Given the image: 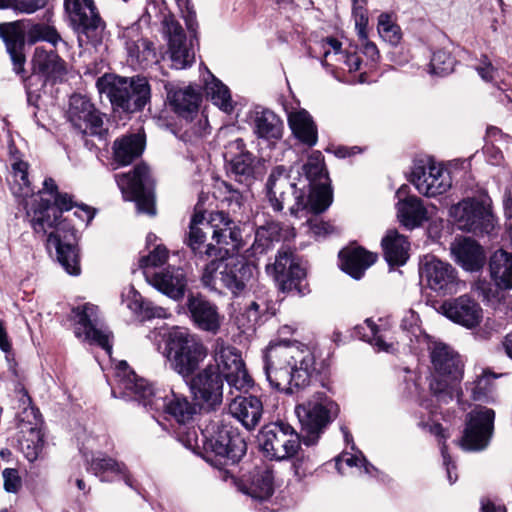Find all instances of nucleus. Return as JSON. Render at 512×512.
Returning <instances> with one entry per match:
<instances>
[{"mask_svg":"<svg viewBox=\"0 0 512 512\" xmlns=\"http://www.w3.org/2000/svg\"><path fill=\"white\" fill-rule=\"evenodd\" d=\"M51 199L35 200L27 214L30 224L38 235L46 236L48 249L56 250L58 262L64 270L77 276L80 274L77 230L68 218H62L64 211L76 206L72 196L58 192Z\"/></svg>","mask_w":512,"mask_h":512,"instance_id":"nucleus-1","label":"nucleus"},{"mask_svg":"<svg viewBox=\"0 0 512 512\" xmlns=\"http://www.w3.org/2000/svg\"><path fill=\"white\" fill-rule=\"evenodd\" d=\"M315 357L304 344L288 340L271 342L264 353V372L270 386L292 394L310 384Z\"/></svg>","mask_w":512,"mask_h":512,"instance_id":"nucleus-2","label":"nucleus"},{"mask_svg":"<svg viewBox=\"0 0 512 512\" xmlns=\"http://www.w3.org/2000/svg\"><path fill=\"white\" fill-rule=\"evenodd\" d=\"M117 387L123 398L137 401L149 411H163L178 423L189 422L195 414V406L186 397L173 390L154 389L145 379L138 377L125 361L116 366Z\"/></svg>","mask_w":512,"mask_h":512,"instance_id":"nucleus-3","label":"nucleus"},{"mask_svg":"<svg viewBox=\"0 0 512 512\" xmlns=\"http://www.w3.org/2000/svg\"><path fill=\"white\" fill-rule=\"evenodd\" d=\"M179 440L193 451L203 449L206 461L220 470L239 462L247 449L239 431L225 424L212 425L200 434L194 427L186 428L179 431Z\"/></svg>","mask_w":512,"mask_h":512,"instance_id":"nucleus-4","label":"nucleus"},{"mask_svg":"<svg viewBox=\"0 0 512 512\" xmlns=\"http://www.w3.org/2000/svg\"><path fill=\"white\" fill-rule=\"evenodd\" d=\"M162 32L168 41L167 56L158 59L152 43L139 39L126 42L127 61L131 64H159L161 60H170L176 64H193L197 61L194 51L187 47L186 35L181 24L173 15H166L163 18Z\"/></svg>","mask_w":512,"mask_h":512,"instance_id":"nucleus-5","label":"nucleus"},{"mask_svg":"<svg viewBox=\"0 0 512 512\" xmlns=\"http://www.w3.org/2000/svg\"><path fill=\"white\" fill-rule=\"evenodd\" d=\"M432 369L442 380L432 379L430 390L438 401L448 403L455 396L460 401L462 392L453 384L463 377V361L460 355L450 346L440 341H432L428 345Z\"/></svg>","mask_w":512,"mask_h":512,"instance_id":"nucleus-6","label":"nucleus"},{"mask_svg":"<svg viewBox=\"0 0 512 512\" xmlns=\"http://www.w3.org/2000/svg\"><path fill=\"white\" fill-rule=\"evenodd\" d=\"M164 356L172 370L189 379L208 356V349L198 336L178 329L169 334Z\"/></svg>","mask_w":512,"mask_h":512,"instance_id":"nucleus-7","label":"nucleus"},{"mask_svg":"<svg viewBox=\"0 0 512 512\" xmlns=\"http://www.w3.org/2000/svg\"><path fill=\"white\" fill-rule=\"evenodd\" d=\"M290 173L291 170L283 165L271 170L265 184L266 198L275 212H281L286 204L293 201L289 212L292 216L299 217V213L308 208V201L305 191L297 187Z\"/></svg>","mask_w":512,"mask_h":512,"instance_id":"nucleus-8","label":"nucleus"},{"mask_svg":"<svg viewBox=\"0 0 512 512\" xmlns=\"http://www.w3.org/2000/svg\"><path fill=\"white\" fill-rule=\"evenodd\" d=\"M448 214L458 229L465 232L488 234L494 228L491 199L487 194L463 198L450 206Z\"/></svg>","mask_w":512,"mask_h":512,"instance_id":"nucleus-9","label":"nucleus"},{"mask_svg":"<svg viewBox=\"0 0 512 512\" xmlns=\"http://www.w3.org/2000/svg\"><path fill=\"white\" fill-rule=\"evenodd\" d=\"M338 412V404L324 392H316L306 402L296 405L295 414L307 433L303 438L304 444H315L319 434L337 417Z\"/></svg>","mask_w":512,"mask_h":512,"instance_id":"nucleus-10","label":"nucleus"},{"mask_svg":"<svg viewBox=\"0 0 512 512\" xmlns=\"http://www.w3.org/2000/svg\"><path fill=\"white\" fill-rule=\"evenodd\" d=\"M212 364L216 371L226 380L230 388L243 393L253 386V380L248 374L239 351L230 345H226L221 339H217L213 349Z\"/></svg>","mask_w":512,"mask_h":512,"instance_id":"nucleus-11","label":"nucleus"},{"mask_svg":"<svg viewBox=\"0 0 512 512\" xmlns=\"http://www.w3.org/2000/svg\"><path fill=\"white\" fill-rule=\"evenodd\" d=\"M258 442L267 458L278 461L293 457L301 443L295 429L281 421L265 425L258 435Z\"/></svg>","mask_w":512,"mask_h":512,"instance_id":"nucleus-12","label":"nucleus"},{"mask_svg":"<svg viewBox=\"0 0 512 512\" xmlns=\"http://www.w3.org/2000/svg\"><path fill=\"white\" fill-rule=\"evenodd\" d=\"M115 179L125 199L135 201L140 212L155 215L154 181L145 164L137 165L129 173L116 174Z\"/></svg>","mask_w":512,"mask_h":512,"instance_id":"nucleus-13","label":"nucleus"},{"mask_svg":"<svg viewBox=\"0 0 512 512\" xmlns=\"http://www.w3.org/2000/svg\"><path fill=\"white\" fill-rule=\"evenodd\" d=\"M410 182L425 197H437L450 190L452 178L448 169L432 159H421L414 163Z\"/></svg>","mask_w":512,"mask_h":512,"instance_id":"nucleus-14","label":"nucleus"},{"mask_svg":"<svg viewBox=\"0 0 512 512\" xmlns=\"http://www.w3.org/2000/svg\"><path fill=\"white\" fill-rule=\"evenodd\" d=\"M64 5L71 25L78 34L79 42H83L82 36H85L87 41H98L103 31L104 23L99 16L94 1L65 0Z\"/></svg>","mask_w":512,"mask_h":512,"instance_id":"nucleus-15","label":"nucleus"},{"mask_svg":"<svg viewBox=\"0 0 512 512\" xmlns=\"http://www.w3.org/2000/svg\"><path fill=\"white\" fill-rule=\"evenodd\" d=\"M74 320V333L77 338L96 344L111 352L110 333L103 327L98 317V308L90 303H85L72 309Z\"/></svg>","mask_w":512,"mask_h":512,"instance_id":"nucleus-16","label":"nucleus"},{"mask_svg":"<svg viewBox=\"0 0 512 512\" xmlns=\"http://www.w3.org/2000/svg\"><path fill=\"white\" fill-rule=\"evenodd\" d=\"M495 412L485 406H476L467 415L466 427L460 445L464 450L485 449L493 435Z\"/></svg>","mask_w":512,"mask_h":512,"instance_id":"nucleus-17","label":"nucleus"},{"mask_svg":"<svg viewBox=\"0 0 512 512\" xmlns=\"http://www.w3.org/2000/svg\"><path fill=\"white\" fill-rule=\"evenodd\" d=\"M420 276L431 290L438 295H448L459 290L457 271L451 264L434 256H426L420 267Z\"/></svg>","mask_w":512,"mask_h":512,"instance_id":"nucleus-18","label":"nucleus"},{"mask_svg":"<svg viewBox=\"0 0 512 512\" xmlns=\"http://www.w3.org/2000/svg\"><path fill=\"white\" fill-rule=\"evenodd\" d=\"M68 119L75 129L84 135L104 138L107 130L103 119L94 105L83 95H72L69 101Z\"/></svg>","mask_w":512,"mask_h":512,"instance_id":"nucleus-19","label":"nucleus"},{"mask_svg":"<svg viewBox=\"0 0 512 512\" xmlns=\"http://www.w3.org/2000/svg\"><path fill=\"white\" fill-rule=\"evenodd\" d=\"M267 273L272 276L282 292L297 291L303 293L301 282L306 276L305 269L296 262L293 252L282 249L278 252L275 262L266 266Z\"/></svg>","mask_w":512,"mask_h":512,"instance_id":"nucleus-20","label":"nucleus"},{"mask_svg":"<svg viewBox=\"0 0 512 512\" xmlns=\"http://www.w3.org/2000/svg\"><path fill=\"white\" fill-rule=\"evenodd\" d=\"M223 379L209 364L191 379V390L203 406L215 409L223 401Z\"/></svg>","mask_w":512,"mask_h":512,"instance_id":"nucleus-21","label":"nucleus"},{"mask_svg":"<svg viewBox=\"0 0 512 512\" xmlns=\"http://www.w3.org/2000/svg\"><path fill=\"white\" fill-rule=\"evenodd\" d=\"M208 229L212 231V241L221 252L225 250H239L242 246V232L238 225L223 211L210 213L206 223Z\"/></svg>","mask_w":512,"mask_h":512,"instance_id":"nucleus-22","label":"nucleus"},{"mask_svg":"<svg viewBox=\"0 0 512 512\" xmlns=\"http://www.w3.org/2000/svg\"><path fill=\"white\" fill-rule=\"evenodd\" d=\"M440 310L448 319L468 329L477 327L483 318L482 308L467 294L444 301Z\"/></svg>","mask_w":512,"mask_h":512,"instance_id":"nucleus-23","label":"nucleus"},{"mask_svg":"<svg viewBox=\"0 0 512 512\" xmlns=\"http://www.w3.org/2000/svg\"><path fill=\"white\" fill-rule=\"evenodd\" d=\"M256 267L243 257H224L222 284L237 297L242 294L254 278Z\"/></svg>","mask_w":512,"mask_h":512,"instance_id":"nucleus-24","label":"nucleus"},{"mask_svg":"<svg viewBox=\"0 0 512 512\" xmlns=\"http://www.w3.org/2000/svg\"><path fill=\"white\" fill-rule=\"evenodd\" d=\"M224 156L235 179L249 184L254 178L255 157L245 149L244 141L241 138L231 141L226 146Z\"/></svg>","mask_w":512,"mask_h":512,"instance_id":"nucleus-25","label":"nucleus"},{"mask_svg":"<svg viewBox=\"0 0 512 512\" xmlns=\"http://www.w3.org/2000/svg\"><path fill=\"white\" fill-rule=\"evenodd\" d=\"M38 413L35 407L28 406L24 407L23 411L18 414L19 421L29 425L26 432L22 430V436L19 438V446L21 452L30 462L38 458L44 445L43 435L37 428L39 422Z\"/></svg>","mask_w":512,"mask_h":512,"instance_id":"nucleus-26","label":"nucleus"},{"mask_svg":"<svg viewBox=\"0 0 512 512\" xmlns=\"http://www.w3.org/2000/svg\"><path fill=\"white\" fill-rule=\"evenodd\" d=\"M187 308L194 324L203 331L216 334L221 326L222 316L218 307L202 295H189Z\"/></svg>","mask_w":512,"mask_h":512,"instance_id":"nucleus-27","label":"nucleus"},{"mask_svg":"<svg viewBox=\"0 0 512 512\" xmlns=\"http://www.w3.org/2000/svg\"><path fill=\"white\" fill-rule=\"evenodd\" d=\"M145 278L149 284L168 297L179 300L183 298L187 279L182 268L167 267L159 272H145Z\"/></svg>","mask_w":512,"mask_h":512,"instance_id":"nucleus-28","label":"nucleus"},{"mask_svg":"<svg viewBox=\"0 0 512 512\" xmlns=\"http://www.w3.org/2000/svg\"><path fill=\"white\" fill-rule=\"evenodd\" d=\"M203 213H195L190 221L189 230L184 238V243L190 248L194 256L203 259L204 257H218L221 254V248L211 242L206 243L207 228Z\"/></svg>","mask_w":512,"mask_h":512,"instance_id":"nucleus-29","label":"nucleus"},{"mask_svg":"<svg viewBox=\"0 0 512 512\" xmlns=\"http://www.w3.org/2000/svg\"><path fill=\"white\" fill-rule=\"evenodd\" d=\"M450 249L455 262L466 271H478L485 264L483 248L470 237L455 239Z\"/></svg>","mask_w":512,"mask_h":512,"instance_id":"nucleus-30","label":"nucleus"},{"mask_svg":"<svg viewBox=\"0 0 512 512\" xmlns=\"http://www.w3.org/2000/svg\"><path fill=\"white\" fill-rule=\"evenodd\" d=\"M229 414L238 420L246 429H254L260 422L263 414L261 400L253 395L235 396L228 406Z\"/></svg>","mask_w":512,"mask_h":512,"instance_id":"nucleus-31","label":"nucleus"},{"mask_svg":"<svg viewBox=\"0 0 512 512\" xmlns=\"http://www.w3.org/2000/svg\"><path fill=\"white\" fill-rule=\"evenodd\" d=\"M294 237L293 227L284 228L280 223L270 222L257 228L252 249L254 254H262L271 247L274 241H286Z\"/></svg>","mask_w":512,"mask_h":512,"instance_id":"nucleus-32","label":"nucleus"},{"mask_svg":"<svg viewBox=\"0 0 512 512\" xmlns=\"http://www.w3.org/2000/svg\"><path fill=\"white\" fill-rule=\"evenodd\" d=\"M343 271L354 279H360L366 269L373 265L377 255L361 247L343 250L339 254Z\"/></svg>","mask_w":512,"mask_h":512,"instance_id":"nucleus-33","label":"nucleus"},{"mask_svg":"<svg viewBox=\"0 0 512 512\" xmlns=\"http://www.w3.org/2000/svg\"><path fill=\"white\" fill-rule=\"evenodd\" d=\"M97 84L99 90L107 94L113 106L125 112L131 110V104L128 101L130 81L118 76L105 75L98 80Z\"/></svg>","mask_w":512,"mask_h":512,"instance_id":"nucleus-34","label":"nucleus"},{"mask_svg":"<svg viewBox=\"0 0 512 512\" xmlns=\"http://www.w3.org/2000/svg\"><path fill=\"white\" fill-rule=\"evenodd\" d=\"M174 111L184 118H191L197 113L202 95L198 86L178 88L169 94Z\"/></svg>","mask_w":512,"mask_h":512,"instance_id":"nucleus-35","label":"nucleus"},{"mask_svg":"<svg viewBox=\"0 0 512 512\" xmlns=\"http://www.w3.org/2000/svg\"><path fill=\"white\" fill-rule=\"evenodd\" d=\"M397 215L400 223L407 229L421 226L428 220V212L423 201L416 196H409L397 203Z\"/></svg>","mask_w":512,"mask_h":512,"instance_id":"nucleus-36","label":"nucleus"},{"mask_svg":"<svg viewBox=\"0 0 512 512\" xmlns=\"http://www.w3.org/2000/svg\"><path fill=\"white\" fill-rule=\"evenodd\" d=\"M253 131L259 138L279 140L283 133V122L269 109H256L253 114Z\"/></svg>","mask_w":512,"mask_h":512,"instance_id":"nucleus-37","label":"nucleus"},{"mask_svg":"<svg viewBox=\"0 0 512 512\" xmlns=\"http://www.w3.org/2000/svg\"><path fill=\"white\" fill-rule=\"evenodd\" d=\"M288 123L293 135L303 144L312 147L318 140L317 126L311 115L304 109L288 114Z\"/></svg>","mask_w":512,"mask_h":512,"instance_id":"nucleus-38","label":"nucleus"},{"mask_svg":"<svg viewBox=\"0 0 512 512\" xmlns=\"http://www.w3.org/2000/svg\"><path fill=\"white\" fill-rule=\"evenodd\" d=\"M31 70L29 76L25 66H14V71L25 81L28 89L39 90L48 82H56L65 66H28Z\"/></svg>","mask_w":512,"mask_h":512,"instance_id":"nucleus-39","label":"nucleus"},{"mask_svg":"<svg viewBox=\"0 0 512 512\" xmlns=\"http://www.w3.org/2000/svg\"><path fill=\"white\" fill-rule=\"evenodd\" d=\"M145 147V138L141 134H130L115 140L113 144L114 160L122 166L132 163L140 157Z\"/></svg>","mask_w":512,"mask_h":512,"instance_id":"nucleus-40","label":"nucleus"},{"mask_svg":"<svg viewBox=\"0 0 512 512\" xmlns=\"http://www.w3.org/2000/svg\"><path fill=\"white\" fill-rule=\"evenodd\" d=\"M89 470L95 475L101 478V481H106V474H115L120 476L125 484L132 489H136L135 480L130 475L126 465L121 462H117L111 457L99 455L93 457L89 463Z\"/></svg>","mask_w":512,"mask_h":512,"instance_id":"nucleus-41","label":"nucleus"},{"mask_svg":"<svg viewBox=\"0 0 512 512\" xmlns=\"http://www.w3.org/2000/svg\"><path fill=\"white\" fill-rule=\"evenodd\" d=\"M0 33L5 41L13 64H23L25 56L22 53L25 44V31L20 21L3 24Z\"/></svg>","mask_w":512,"mask_h":512,"instance_id":"nucleus-42","label":"nucleus"},{"mask_svg":"<svg viewBox=\"0 0 512 512\" xmlns=\"http://www.w3.org/2000/svg\"><path fill=\"white\" fill-rule=\"evenodd\" d=\"M489 270L498 287L512 289V253L504 249L496 250L490 257Z\"/></svg>","mask_w":512,"mask_h":512,"instance_id":"nucleus-43","label":"nucleus"},{"mask_svg":"<svg viewBox=\"0 0 512 512\" xmlns=\"http://www.w3.org/2000/svg\"><path fill=\"white\" fill-rule=\"evenodd\" d=\"M384 256L390 265H404L409 258L410 244L407 238L395 230L387 232L382 239Z\"/></svg>","mask_w":512,"mask_h":512,"instance_id":"nucleus-44","label":"nucleus"},{"mask_svg":"<svg viewBox=\"0 0 512 512\" xmlns=\"http://www.w3.org/2000/svg\"><path fill=\"white\" fill-rule=\"evenodd\" d=\"M244 493L256 500H267L274 492V475L268 467H262L255 470L251 480L244 489Z\"/></svg>","mask_w":512,"mask_h":512,"instance_id":"nucleus-45","label":"nucleus"},{"mask_svg":"<svg viewBox=\"0 0 512 512\" xmlns=\"http://www.w3.org/2000/svg\"><path fill=\"white\" fill-rule=\"evenodd\" d=\"M123 303L140 320L160 318L164 316V309L154 306L150 301L144 300L139 292L130 287L127 293L123 294Z\"/></svg>","mask_w":512,"mask_h":512,"instance_id":"nucleus-46","label":"nucleus"},{"mask_svg":"<svg viewBox=\"0 0 512 512\" xmlns=\"http://www.w3.org/2000/svg\"><path fill=\"white\" fill-rule=\"evenodd\" d=\"M204 68V89L207 96H209L212 102L222 111L226 113L232 112L234 105L228 87L211 74L207 66H204Z\"/></svg>","mask_w":512,"mask_h":512,"instance_id":"nucleus-47","label":"nucleus"},{"mask_svg":"<svg viewBox=\"0 0 512 512\" xmlns=\"http://www.w3.org/2000/svg\"><path fill=\"white\" fill-rule=\"evenodd\" d=\"M224 255L214 257L207 262L201 269L200 283L201 285L209 290L210 292L222 295L224 285L222 284V278L224 275Z\"/></svg>","mask_w":512,"mask_h":512,"instance_id":"nucleus-48","label":"nucleus"},{"mask_svg":"<svg viewBox=\"0 0 512 512\" xmlns=\"http://www.w3.org/2000/svg\"><path fill=\"white\" fill-rule=\"evenodd\" d=\"M329 72L339 81L346 84H364L376 81L374 75L366 69L368 66H329Z\"/></svg>","mask_w":512,"mask_h":512,"instance_id":"nucleus-49","label":"nucleus"},{"mask_svg":"<svg viewBox=\"0 0 512 512\" xmlns=\"http://www.w3.org/2000/svg\"><path fill=\"white\" fill-rule=\"evenodd\" d=\"M150 97L151 89L147 79L144 77L131 78L128 98L131 110H126V112L142 110L150 101Z\"/></svg>","mask_w":512,"mask_h":512,"instance_id":"nucleus-50","label":"nucleus"},{"mask_svg":"<svg viewBox=\"0 0 512 512\" xmlns=\"http://www.w3.org/2000/svg\"><path fill=\"white\" fill-rule=\"evenodd\" d=\"M496 376L491 373H483L475 381L469 384L468 389L471 392V398L474 401L490 403L495 401Z\"/></svg>","mask_w":512,"mask_h":512,"instance_id":"nucleus-51","label":"nucleus"},{"mask_svg":"<svg viewBox=\"0 0 512 512\" xmlns=\"http://www.w3.org/2000/svg\"><path fill=\"white\" fill-rule=\"evenodd\" d=\"M303 172L311 185L330 182L328 172L325 168L324 157L320 151H313L306 163L303 165Z\"/></svg>","mask_w":512,"mask_h":512,"instance_id":"nucleus-52","label":"nucleus"},{"mask_svg":"<svg viewBox=\"0 0 512 512\" xmlns=\"http://www.w3.org/2000/svg\"><path fill=\"white\" fill-rule=\"evenodd\" d=\"M345 466L357 468L360 473L372 475L376 468L369 463L361 451L354 450V453L344 451L336 458V468L342 475L345 474Z\"/></svg>","mask_w":512,"mask_h":512,"instance_id":"nucleus-53","label":"nucleus"},{"mask_svg":"<svg viewBox=\"0 0 512 512\" xmlns=\"http://www.w3.org/2000/svg\"><path fill=\"white\" fill-rule=\"evenodd\" d=\"M12 182L11 190L16 196L27 197L32 194L28 179V163L22 160H15L11 164Z\"/></svg>","mask_w":512,"mask_h":512,"instance_id":"nucleus-54","label":"nucleus"},{"mask_svg":"<svg viewBox=\"0 0 512 512\" xmlns=\"http://www.w3.org/2000/svg\"><path fill=\"white\" fill-rule=\"evenodd\" d=\"M330 182L311 185L310 209L315 213L325 211L332 203Z\"/></svg>","mask_w":512,"mask_h":512,"instance_id":"nucleus-55","label":"nucleus"},{"mask_svg":"<svg viewBox=\"0 0 512 512\" xmlns=\"http://www.w3.org/2000/svg\"><path fill=\"white\" fill-rule=\"evenodd\" d=\"M477 292L482 301L488 306L495 310H502V306L505 303L506 295L503 290L504 288L498 287L497 284L492 285L490 283H479L477 285Z\"/></svg>","mask_w":512,"mask_h":512,"instance_id":"nucleus-56","label":"nucleus"},{"mask_svg":"<svg viewBox=\"0 0 512 512\" xmlns=\"http://www.w3.org/2000/svg\"><path fill=\"white\" fill-rule=\"evenodd\" d=\"M378 33L384 41L393 46L398 45L402 39L400 26L392 20L391 15L388 13H381L379 15Z\"/></svg>","mask_w":512,"mask_h":512,"instance_id":"nucleus-57","label":"nucleus"},{"mask_svg":"<svg viewBox=\"0 0 512 512\" xmlns=\"http://www.w3.org/2000/svg\"><path fill=\"white\" fill-rule=\"evenodd\" d=\"M49 0H0V9H12L22 14H33L43 9Z\"/></svg>","mask_w":512,"mask_h":512,"instance_id":"nucleus-58","label":"nucleus"},{"mask_svg":"<svg viewBox=\"0 0 512 512\" xmlns=\"http://www.w3.org/2000/svg\"><path fill=\"white\" fill-rule=\"evenodd\" d=\"M169 252L163 245H157L148 255L143 256L139 260V266L143 269V273L151 272L150 268H156L166 263Z\"/></svg>","mask_w":512,"mask_h":512,"instance_id":"nucleus-59","label":"nucleus"},{"mask_svg":"<svg viewBox=\"0 0 512 512\" xmlns=\"http://www.w3.org/2000/svg\"><path fill=\"white\" fill-rule=\"evenodd\" d=\"M365 324L369 329V334L364 335L367 342L376 347L378 351L392 352L394 350L393 343H388L386 341L385 334L378 330L376 324L372 320L367 319Z\"/></svg>","mask_w":512,"mask_h":512,"instance_id":"nucleus-60","label":"nucleus"},{"mask_svg":"<svg viewBox=\"0 0 512 512\" xmlns=\"http://www.w3.org/2000/svg\"><path fill=\"white\" fill-rule=\"evenodd\" d=\"M28 36L31 41L46 40L52 44H55L59 40L57 31L46 24H35L29 31Z\"/></svg>","mask_w":512,"mask_h":512,"instance_id":"nucleus-61","label":"nucleus"},{"mask_svg":"<svg viewBox=\"0 0 512 512\" xmlns=\"http://www.w3.org/2000/svg\"><path fill=\"white\" fill-rule=\"evenodd\" d=\"M176 2L186 23L188 31L195 36L198 23L193 6L190 4L189 0H176Z\"/></svg>","mask_w":512,"mask_h":512,"instance_id":"nucleus-62","label":"nucleus"},{"mask_svg":"<svg viewBox=\"0 0 512 512\" xmlns=\"http://www.w3.org/2000/svg\"><path fill=\"white\" fill-rule=\"evenodd\" d=\"M2 476L5 491L9 493H17L22 485L18 471L14 468H5L2 471Z\"/></svg>","mask_w":512,"mask_h":512,"instance_id":"nucleus-63","label":"nucleus"},{"mask_svg":"<svg viewBox=\"0 0 512 512\" xmlns=\"http://www.w3.org/2000/svg\"><path fill=\"white\" fill-rule=\"evenodd\" d=\"M309 232L316 238L325 237L334 232V227L323 220L315 217L307 221Z\"/></svg>","mask_w":512,"mask_h":512,"instance_id":"nucleus-64","label":"nucleus"}]
</instances>
